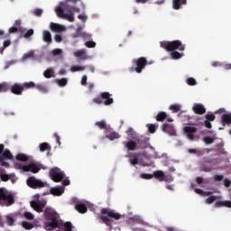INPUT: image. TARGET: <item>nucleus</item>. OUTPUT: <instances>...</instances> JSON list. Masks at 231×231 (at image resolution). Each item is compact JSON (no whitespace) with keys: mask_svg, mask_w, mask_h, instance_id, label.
Instances as JSON below:
<instances>
[{"mask_svg":"<svg viewBox=\"0 0 231 231\" xmlns=\"http://www.w3.org/2000/svg\"><path fill=\"white\" fill-rule=\"evenodd\" d=\"M144 149H145V154L143 155L134 154L129 157V162L131 163V165H138L139 163L143 167H151V165H152V161H151V157L155 158V160H157L158 158H167V154L162 153V155H160V153L154 151V148L149 144L146 145ZM147 154H149V156L151 157L147 156Z\"/></svg>","mask_w":231,"mask_h":231,"instance_id":"obj_1","label":"nucleus"},{"mask_svg":"<svg viewBox=\"0 0 231 231\" xmlns=\"http://www.w3.org/2000/svg\"><path fill=\"white\" fill-rule=\"evenodd\" d=\"M54 12L60 17L61 19H66L69 23L75 22V13L79 14L80 9L75 7L66 2H61L60 5L54 9Z\"/></svg>","mask_w":231,"mask_h":231,"instance_id":"obj_2","label":"nucleus"},{"mask_svg":"<svg viewBox=\"0 0 231 231\" xmlns=\"http://www.w3.org/2000/svg\"><path fill=\"white\" fill-rule=\"evenodd\" d=\"M161 47L167 51H171V57L173 59V60H178L183 56V53L174 51V50H179V51H183L185 50V45H182L181 42L180 41L161 42Z\"/></svg>","mask_w":231,"mask_h":231,"instance_id":"obj_3","label":"nucleus"},{"mask_svg":"<svg viewBox=\"0 0 231 231\" xmlns=\"http://www.w3.org/2000/svg\"><path fill=\"white\" fill-rule=\"evenodd\" d=\"M14 169H18L21 172H32V174H37L42 168V164L39 162H32L30 164H24L23 162H15Z\"/></svg>","mask_w":231,"mask_h":231,"instance_id":"obj_4","label":"nucleus"},{"mask_svg":"<svg viewBox=\"0 0 231 231\" xmlns=\"http://www.w3.org/2000/svg\"><path fill=\"white\" fill-rule=\"evenodd\" d=\"M140 178L143 180H152V178H155L156 180H159V181H172V176L171 175H165L162 171H156L153 172V174L149 173H143L140 175Z\"/></svg>","mask_w":231,"mask_h":231,"instance_id":"obj_5","label":"nucleus"},{"mask_svg":"<svg viewBox=\"0 0 231 231\" xmlns=\"http://www.w3.org/2000/svg\"><path fill=\"white\" fill-rule=\"evenodd\" d=\"M96 125L99 127V129L106 130V138H108V140H116L120 138V135L117 133L113 132L111 126L107 125V124H106V121L97 122Z\"/></svg>","mask_w":231,"mask_h":231,"instance_id":"obj_6","label":"nucleus"},{"mask_svg":"<svg viewBox=\"0 0 231 231\" xmlns=\"http://www.w3.org/2000/svg\"><path fill=\"white\" fill-rule=\"evenodd\" d=\"M0 205L2 207H10L14 205V197L5 189L0 188Z\"/></svg>","mask_w":231,"mask_h":231,"instance_id":"obj_7","label":"nucleus"},{"mask_svg":"<svg viewBox=\"0 0 231 231\" xmlns=\"http://www.w3.org/2000/svg\"><path fill=\"white\" fill-rule=\"evenodd\" d=\"M12 158H14V156H12L10 151L5 150V145L0 144V165L6 168L10 167V164L5 162V160H12Z\"/></svg>","mask_w":231,"mask_h":231,"instance_id":"obj_8","label":"nucleus"},{"mask_svg":"<svg viewBox=\"0 0 231 231\" xmlns=\"http://www.w3.org/2000/svg\"><path fill=\"white\" fill-rule=\"evenodd\" d=\"M33 199L31 201V207L33 208L36 212H42V208L46 207V200H39V194H36L33 196Z\"/></svg>","mask_w":231,"mask_h":231,"instance_id":"obj_9","label":"nucleus"},{"mask_svg":"<svg viewBox=\"0 0 231 231\" xmlns=\"http://www.w3.org/2000/svg\"><path fill=\"white\" fill-rule=\"evenodd\" d=\"M27 185L31 187V189H42V187H46L48 184L35 177H30L27 180Z\"/></svg>","mask_w":231,"mask_h":231,"instance_id":"obj_10","label":"nucleus"},{"mask_svg":"<svg viewBox=\"0 0 231 231\" xmlns=\"http://www.w3.org/2000/svg\"><path fill=\"white\" fill-rule=\"evenodd\" d=\"M50 177L52 181L59 183V181H62V180H64V172H62L59 168H53L50 171Z\"/></svg>","mask_w":231,"mask_h":231,"instance_id":"obj_11","label":"nucleus"},{"mask_svg":"<svg viewBox=\"0 0 231 231\" xmlns=\"http://www.w3.org/2000/svg\"><path fill=\"white\" fill-rule=\"evenodd\" d=\"M101 214L106 221H109L110 219H120V214L115 213V211L108 208L101 209Z\"/></svg>","mask_w":231,"mask_h":231,"instance_id":"obj_12","label":"nucleus"},{"mask_svg":"<svg viewBox=\"0 0 231 231\" xmlns=\"http://www.w3.org/2000/svg\"><path fill=\"white\" fill-rule=\"evenodd\" d=\"M198 128L192 126H185L184 133L187 134V138L194 142V140H199V135L196 134Z\"/></svg>","mask_w":231,"mask_h":231,"instance_id":"obj_13","label":"nucleus"},{"mask_svg":"<svg viewBox=\"0 0 231 231\" xmlns=\"http://www.w3.org/2000/svg\"><path fill=\"white\" fill-rule=\"evenodd\" d=\"M102 99L105 100L104 101L105 106H109L113 104V97H110V95L107 92L102 93L101 97L94 98L93 102H95V104H102Z\"/></svg>","mask_w":231,"mask_h":231,"instance_id":"obj_14","label":"nucleus"},{"mask_svg":"<svg viewBox=\"0 0 231 231\" xmlns=\"http://www.w3.org/2000/svg\"><path fill=\"white\" fill-rule=\"evenodd\" d=\"M88 208H91L93 205L88 201H79L75 205V208L78 210V212H79V214H86L88 212Z\"/></svg>","mask_w":231,"mask_h":231,"instance_id":"obj_15","label":"nucleus"},{"mask_svg":"<svg viewBox=\"0 0 231 231\" xmlns=\"http://www.w3.org/2000/svg\"><path fill=\"white\" fill-rule=\"evenodd\" d=\"M134 66L136 73H142V70L147 66V60L145 58H139L137 60H134Z\"/></svg>","mask_w":231,"mask_h":231,"instance_id":"obj_16","label":"nucleus"},{"mask_svg":"<svg viewBox=\"0 0 231 231\" xmlns=\"http://www.w3.org/2000/svg\"><path fill=\"white\" fill-rule=\"evenodd\" d=\"M0 179L2 181H8L10 180L12 183H15L17 181V177L15 175H8L5 170H0Z\"/></svg>","mask_w":231,"mask_h":231,"instance_id":"obj_17","label":"nucleus"},{"mask_svg":"<svg viewBox=\"0 0 231 231\" xmlns=\"http://www.w3.org/2000/svg\"><path fill=\"white\" fill-rule=\"evenodd\" d=\"M162 131L163 133L170 134V136H174V134H176V130L174 129V125L172 124H163Z\"/></svg>","mask_w":231,"mask_h":231,"instance_id":"obj_18","label":"nucleus"},{"mask_svg":"<svg viewBox=\"0 0 231 231\" xmlns=\"http://www.w3.org/2000/svg\"><path fill=\"white\" fill-rule=\"evenodd\" d=\"M50 28L51 32H56L58 33H60L62 32H66V26L59 23H51Z\"/></svg>","mask_w":231,"mask_h":231,"instance_id":"obj_19","label":"nucleus"},{"mask_svg":"<svg viewBox=\"0 0 231 231\" xmlns=\"http://www.w3.org/2000/svg\"><path fill=\"white\" fill-rule=\"evenodd\" d=\"M192 110L197 115H205V113H207V109H205V106L202 104L198 103L193 105Z\"/></svg>","mask_w":231,"mask_h":231,"instance_id":"obj_20","label":"nucleus"},{"mask_svg":"<svg viewBox=\"0 0 231 231\" xmlns=\"http://www.w3.org/2000/svg\"><path fill=\"white\" fill-rule=\"evenodd\" d=\"M74 57L79 59V60H86L88 59V55L86 54V51L79 50L74 51Z\"/></svg>","mask_w":231,"mask_h":231,"instance_id":"obj_21","label":"nucleus"},{"mask_svg":"<svg viewBox=\"0 0 231 231\" xmlns=\"http://www.w3.org/2000/svg\"><path fill=\"white\" fill-rule=\"evenodd\" d=\"M64 186L55 187L51 189V194L53 196H62L64 194Z\"/></svg>","mask_w":231,"mask_h":231,"instance_id":"obj_22","label":"nucleus"},{"mask_svg":"<svg viewBox=\"0 0 231 231\" xmlns=\"http://www.w3.org/2000/svg\"><path fill=\"white\" fill-rule=\"evenodd\" d=\"M11 91L14 95H21V93H23V85H19V84L13 85L11 88Z\"/></svg>","mask_w":231,"mask_h":231,"instance_id":"obj_23","label":"nucleus"},{"mask_svg":"<svg viewBox=\"0 0 231 231\" xmlns=\"http://www.w3.org/2000/svg\"><path fill=\"white\" fill-rule=\"evenodd\" d=\"M21 31V20H16L14 25L9 29V33H15V32Z\"/></svg>","mask_w":231,"mask_h":231,"instance_id":"obj_24","label":"nucleus"},{"mask_svg":"<svg viewBox=\"0 0 231 231\" xmlns=\"http://www.w3.org/2000/svg\"><path fill=\"white\" fill-rule=\"evenodd\" d=\"M187 5V1H173L172 7L174 10H180V8H183Z\"/></svg>","mask_w":231,"mask_h":231,"instance_id":"obj_25","label":"nucleus"},{"mask_svg":"<svg viewBox=\"0 0 231 231\" xmlns=\"http://www.w3.org/2000/svg\"><path fill=\"white\" fill-rule=\"evenodd\" d=\"M215 207H226L227 208H231V200L217 201Z\"/></svg>","mask_w":231,"mask_h":231,"instance_id":"obj_26","label":"nucleus"},{"mask_svg":"<svg viewBox=\"0 0 231 231\" xmlns=\"http://www.w3.org/2000/svg\"><path fill=\"white\" fill-rule=\"evenodd\" d=\"M5 219L8 226H14V223H15V215L14 214L7 215L5 216Z\"/></svg>","mask_w":231,"mask_h":231,"instance_id":"obj_27","label":"nucleus"},{"mask_svg":"<svg viewBox=\"0 0 231 231\" xmlns=\"http://www.w3.org/2000/svg\"><path fill=\"white\" fill-rule=\"evenodd\" d=\"M42 39L44 42H51V32H50L49 31H43Z\"/></svg>","mask_w":231,"mask_h":231,"instance_id":"obj_28","label":"nucleus"},{"mask_svg":"<svg viewBox=\"0 0 231 231\" xmlns=\"http://www.w3.org/2000/svg\"><path fill=\"white\" fill-rule=\"evenodd\" d=\"M86 69V67L82 65H72L70 67L71 73H77V71H84Z\"/></svg>","mask_w":231,"mask_h":231,"instance_id":"obj_29","label":"nucleus"},{"mask_svg":"<svg viewBox=\"0 0 231 231\" xmlns=\"http://www.w3.org/2000/svg\"><path fill=\"white\" fill-rule=\"evenodd\" d=\"M43 76L45 77V79H51V77H55V71L53 70V69H47L43 72Z\"/></svg>","mask_w":231,"mask_h":231,"instance_id":"obj_30","label":"nucleus"},{"mask_svg":"<svg viewBox=\"0 0 231 231\" xmlns=\"http://www.w3.org/2000/svg\"><path fill=\"white\" fill-rule=\"evenodd\" d=\"M15 158L17 162H28V160L30 159L28 155L24 153H18Z\"/></svg>","mask_w":231,"mask_h":231,"instance_id":"obj_31","label":"nucleus"},{"mask_svg":"<svg viewBox=\"0 0 231 231\" xmlns=\"http://www.w3.org/2000/svg\"><path fill=\"white\" fill-rule=\"evenodd\" d=\"M126 149H128V151H134L136 149V143L133 142V141H129L126 143H125Z\"/></svg>","mask_w":231,"mask_h":231,"instance_id":"obj_32","label":"nucleus"},{"mask_svg":"<svg viewBox=\"0 0 231 231\" xmlns=\"http://www.w3.org/2000/svg\"><path fill=\"white\" fill-rule=\"evenodd\" d=\"M170 111H172V113H178L181 109V105L180 104H173L169 106Z\"/></svg>","mask_w":231,"mask_h":231,"instance_id":"obj_33","label":"nucleus"},{"mask_svg":"<svg viewBox=\"0 0 231 231\" xmlns=\"http://www.w3.org/2000/svg\"><path fill=\"white\" fill-rule=\"evenodd\" d=\"M222 122L224 124H231V113L230 114H225L222 116Z\"/></svg>","mask_w":231,"mask_h":231,"instance_id":"obj_34","label":"nucleus"},{"mask_svg":"<svg viewBox=\"0 0 231 231\" xmlns=\"http://www.w3.org/2000/svg\"><path fill=\"white\" fill-rule=\"evenodd\" d=\"M216 137H210V136H206L203 138V142L204 143H206V145H211V143L213 142H215Z\"/></svg>","mask_w":231,"mask_h":231,"instance_id":"obj_35","label":"nucleus"},{"mask_svg":"<svg viewBox=\"0 0 231 231\" xmlns=\"http://www.w3.org/2000/svg\"><path fill=\"white\" fill-rule=\"evenodd\" d=\"M22 87L23 88V90L24 89H32V88H35V83L32 81L25 82L22 85Z\"/></svg>","mask_w":231,"mask_h":231,"instance_id":"obj_36","label":"nucleus"},{"mask_svg":"<svg viewBox=\"0 0 231 231\" xmlns=\"http://www.w3.org/2000/svg\"><path fill=\"white\" fill-rule=\"evenodd\" d=\"M36 88H37L38 91H40L41 93H48V87H46L45 85L38 84V85L36 86Z\"/></svg>","mask_w":231,"mask_h":231,"instance_id":"obj_37","label":"nucleus"},{"mask_svg":"<svg viewBox=\"0 0 231 231\" xmlns=\"http://www.w3.org/2000/svg\"><path fill=\"white\" fill-rule=\"evenodd\" d=\"M165 118H167V114L165 112H161L156 116V120L158 122H163V120H165Z\"/></svg>","mask_w":231,"mask_h":231,"instance_id":"obj_38","label":"nucleus"},{"mask_svg":"<svg viewBox=\"0 0 231 231\" xmlns=\"http://www.w3.org/2000/svg\"><path fill=\"white\" fill-rule=\"evenodd\" d=\"M56 82L60 88H64V86L68 84V79L66 78H62L60 79H57Z\"/></svg>","mask_w":231,"mask_h":231,"instance_id":"obj_39","label":"nucleus"},{"mask_svg":"<svg viewBox=\"0 0 231 231\" xmlns=\"http://www.w3.org/2000/svg\"><path fill=\"white\" fill-rule=\"evenodd\" d=\"M22 226L25 228V230H32V228H33V226L32 225V223L27 221H23L22 223Z\"/></svg>","mask_w":231,"mask_h":231,"instance_id":"obj_40","label":"nucleus"},{"mask_svg":"<svg viewBox=\"0 0 231 231\" xmlns=\"http://www.w3.org/2000/svg\"><path fill=\"white\" fill-rule=\"evenodd\" d=\"M9 88H10V85H8V83H1L0 84V93L8 91Z\"/></svg>","mask_w":231,"mask_h":231,"instance_id":"obj_41","label":"nucleus"},{"mask_svg":"<svg viewBox=\"0 0 231 231\" xmlns=\"http://www.w3.org/2000/svg\"><path fill=\"white\" fill-rule=\"evenodd\" d=\"M194 190L196 194H199L200 196H210V194H212L211 192H205L203 191V189H195Z\"/></svg>","mask_w":231,"mask_h":231,"instance_id":"obj_42","label":"nucleus"},{"mask_svg":"<svg viewBox=\"0 0 231 231\" xmlns=\"http://www.w3.org/2000/svg\"><path fill=\"white\" fill-rule=\"evenodd\" d=\"M149 133H155L158 129V125H147Z\"/></svg>","mask_w":231,"mask_h":231,"instance_id":"obj_43","label":"nucleus"},{"mask_svg":"<svg viewBox=\"0 0 231 231\" xmlns=\"http://www.w3.org/2000/svg\"><path fill=\"white\" fill-rule=\"evenodd\" d=\"M32 57H33V51H29L23 56L22 60H28V59H32Z\"/></svg>","mask_w":231,"mask_h":231,"instance_id":"obj_44","label":"nucleus"},{"mask_svg":"<svg viewBox=\"0 0 231 231\" xmlns=\"http://www.w3.org/2000/svg\"><path fill=\"white\" fill-rule=\"evenodd\" d=\"M217 199V197H216V196H211V197H209V198H208V199H206V203H207L208 205H212V203H214Z\"/></svg>","mask_w":231,"mask_h":231,"instance_id":"obj_45","label":"nucleus"},{"mask_svg":"<svg viewBox=\"0 0 231 231\" xmlns=\"http://www.w3.org/2000/svg\"><path fill=\"white\" fill-rule=\"evenodd\" d=\"M206 119L208 121L209 120L210 122H214V120H216V116L214 114H212V113H208L206 115Z\"/></svg>","mask_w":231,"mask_h":231,"instance_id":"obj_46","label":"nucleus"},{"mask_svg":"<svg viewBox=\"0 0 231 231\" xmlns=\"http://www.w3.org/2000/svg\"><path fill=\"white\" fill-rule=\"evenodd\" d=\"M126 134H128V136H132V138H134V136H136V132L133 128H128Z\"/></svg>","mask_w":231,"mask_h":231,"instance_id":"obj_47","label":"nucleus"},{"mask_svg":"<svg viewBox=\"0 0 231 231\" xmlns=\"http://www.w3.org/2000/svg\"><path fill=\"white\" fill-rule=\"evenodd\" d=\"M85 46L87 48H95V46H97V43L93 41H88L85 42Z\"/></svg>","mask_w":231,"mask_h":231,"instance_id":"obj_48","label":"nucleus"},{"mask_svg":"<svg viewBox=\"0 0 231 231\" xmlns=\"http://www.w3.org/2000/svg\"><path fill=\"white\" fill-rule=\"evenodd\" d=\"M23 217H25V219H29V220H32L33 219V214H32L31 212H24L23 213Z\"/></svg>","mask_w":231,"mask_h":231,"instance_id":"obj_49","label":"nucleus"},{"mask_svg":"<svg viewBox=\"0 0 231 231\" xmlns=\"http://www.w3.org/2000/svg\"><path fill=\"white\" fill-rule=\"evenodd\" d=\"M48 147H49V144L46 143L40 144L41 152H44V151H47Z\"/></svg>","mask_w":231,"mask_h":231,"instance_id":"obj_50","label":"nucleus"},{"mask_svg":"<svg viewBox=\"0 0 231 231\" xmlns=\"http://www.w3.org/2000/svg\"><path fill=\"white\" fill-rule=\"evenodd\" d=\"M33 34V29H30L26 32V33L23 35L24 39H29Z\"/></svg>","mask_w":231,"mask_h":231,"instance_id":"obj_51","label":"nucleus"},{"mask_svg":"<svg viewBox=\"0 0 231 231\" xmlns=\"http://www.w3.org/2000/svg\"><path fill=\"white\" fill-rule=\"evenodd\" d=\"M187 84H189V86H196V79L193 78H189L187 79Z\"/></svg>","mask_w":231,"mask_h":231,"instance_id":"obj_52","label":"nucleus"},{"mask_svg":"<svg viewBox=\"0 0 231 231\" xmlns=\"http://www.w3.org/2000/svg\"><path fill=\"white\" fill-rule=\"evenodd\" d=\"M79 19L80 21H82L83 23H86V21H88V15H86V14H79Z\"/></svg>","mask_w":231,"mask_h":231,"instance_id":"obj_53","label":"nucleus"},{"mask_svg":"<svg viewBox=\"0 0 231 231\" xmlns=\"http://www.w3.org/2000/svg\"><path fill=\"white\" fill-rule=\"evenodd\" d=\"M62 53V49H54L52 51V55H61Z\"/></svg>","mask_w":231,"mask_h":231,"instance_id":"obj_54","label":"nucleus"},{"mask_svg":"<svg viewBox=\"0 0 231 231\" xmlns=\"http://www.w3.org/2000/svg\"><path fill=\"white\" fill-rule=\"evenodd\" d=\"M82 31V27H78L76 34L72 35L73 39H76V37H80V35L79 34L80 32Z\"/></svg>","mask_w":231,"mask_h":231,"instance_id":"obj_55","label":"nucleus"},{"mask_svg":"<svg viewBox=\"0 0 231 231\" xmlns=\"http://www.w3.org/2000/svg\"><path fill=\"white\" fill-rule=\"evenodd\" d=\"M34 15H37L38 17H40V15H42V9H35L33 11Z\"/></svg>","mask_w":231,"mask_h":231,"instance_id":"obj_56","label":"nucleus"},{"mask_svg":"<svg viewBox=\"0 0 231 231\" xmlns=\"http://www.w3.org/2000/svg\"><path fill=\"white\" fill-rule=\"evenodd\" d=\"M54 41H55L56 42H62V36L60 35V34H56V35L54 36Z\"/></svg>","mask_w":231,"mask_h":231,"instance_id":"obj_57","label":"nucleus"},{"mask_svg":"<svg viewBox=\"0 0 231 231\" xmlns=\"http://www.w3.org/2000/svg\"><path fill=\"white\" fill-rule=\"evenodd\" d=\"M86 82H88V76L84 75L81 79V85L86 86Z\"/></svg>","mask_w":231,"mask_h":231,"instance_id":"obj_58","label":"nucleus"},{"mask_svg":"<svg viewBox=\"0 0 231 231\" xmlns=\"http://www.w3.org/2000/svg\"><path fill=\"white\" fill-rule=\"evenodd\" d=\"M81 37L83 38V39H89L90 37H91V34H89V33H88V32H82L81 33Z\"/></svg>","mask_w":231,"mask_h":231,"instance_id":"obj_59","label":"nucleus"},{"mask_svg":"<svg viewBox=\"0 0 231 231\" xmlns=\"http://www.w3.org/2000/svg\"><path fill=\"white\" fill-rule=\"evenodd\" d=\"M54 138H55L56 143H58V145H60V137L59 136V134H54Z\"/></svg>","mask_w":231,"mask_h":231,"instance_id":"obj_60","label":"nucleus"},{"mask_svg":"<svg viewBox=\"0 0 231 231\" xmlns=\"http://www.w3.org/2000/svg\"><path fill=\"white\" fill-rule=\"evenodd\" d=\"M204 124H205L206 127H208V129L212 128V124L208 120H206L204 122Z\"/></svg>","mask_w":231,"mask_h":231,"instance_id":"obj_61","label":"nucleus"},{"mask_svg":"<svg viewBox=\"0 0 231 231\" xmlns=\"http://www.w3.org/2000/svg\"><path fill=\"white\" fill-rule=\"evenodd\" d=\"M134 221H136L137 223H143L142 218L139 216H135L134 217Z\"/></svg>","mask_w":231,"mask_h":231,"instance_id":"obj_62","label":"nucleus"},{"mask_svg":"<svg viewBox=\"0 0 231 231\" xmlns=\"http://www.w3.org/2000/svg\"><path fill=\"white\" fill-rule=\"evenodd\" d=\"M230 180H227V179H226L225 180H224V185H225V187H230Z\"/></svg>","mask_w":231,"mask_h":231,"instance_id":"obj_63","label":"nucleus"},{"mask_svg":"<svg viewBox=\"0 0 231 231\" xmlns=\"http://www.w3.org/2000/svg\"><path fill=\"white\" fill-rule=\"evenodd\" d=\"M215 180H216V181H221V180H223V176L222 175H217V176H215Z\"/></svg>","mask_w":231,"mask_h":231,"instance_id":"obj_64","label":"nucleus"}]
</instances>
